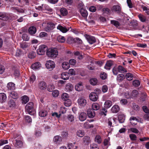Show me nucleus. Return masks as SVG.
Returning a JSON list of instances; mask_svg holds the SVG:
<instances>
[{
	"mask_svg": "<svg viewBox=\"0 0 149 149\" xmlns=\"http://www.w3.org/2000/svg\"><path fill=\"white\" fill-rule=\"evenodd\" d=\"M58 54V51L56 48H51L47 49L46 54L49 57L54 58L56 57Z\"/></svg>",
	"mask_w": 149,
	"mask_h": 149,
	"instance_id": "obj_1",
	"label": "nucleus"
},
{
	"mask_svg": "<svg viewBox=\"0 0 149 149\" xmlns=\"http://www.w3.org/2000/svg\"><path fill=\"white\" fill-rule=\"evenodd\" d=\"M33 106V102H29L26 105L25 107L27 112L31 115H34L36 113Z\"/></svg>",
	"mask_w": 149,
	"mask_h": 149,
	"instance_id": "obj_2",
	"label": "nucleus"
},
{
	"mask_svg": "<svg viewBox=\"0 0 149 149\" xmlns=\"http://www.w3.org/2000/svg\"><path fill=\"white\" fill-rule=\"evenodd\" d=\"M48 49L47 46L45 45H40L37 50V53L39 55H43L47 51Z\"/></svg>",
	"mask_w": 149,
	"mask_h": 149,
	"instance_id": "obj_3",
	"label": "nucleus"
},
{
	"mask_svg": "<svg viewBox=\"0 0 149 149\" xmlns=\"http://www.w3.org/2000/svg\"><path fill=\"white\" fill-rule=\"evenodd\" d=\"M45 65L47 68L49 69V70H52L54 68L55 65L53 61H47Z\"/></svg>",
	"mask_w": 149,
	"mask_h": 149,
	"instance_id": "obj_4",
	"label": "nucleus"
},
{
	"mask_svg": "<svg viewBox=\"0 0 149 149\" xmlns=\"http://www.w3.org/2000/svg\"><path fill=\"white\" fill-rule=\"evenodd\" d=\"M85 36L88 42L91 44H93L96 42V40L94 37L85 34Z\"/></svg>",
	"mask_w": 149,
	"mask_h": 149,
	"instance_id": "obj_5",
	"label": "nucleus"
},
{
	"mask_svg": "<svg viewBox=\"0 0 149 149\" xmlns=\"http://www.w3.org/2000/svg\"><path fill=\"white\" fill-rule=\"evenodd\" d=\"M89 98L91 100L96 101L97 100L98 95L95 92H92L90 94Z\"/></svg>",
	"mask_w": 149,
	"mask_h": 149,
	"instance_id": "obj_6",
	"label": "nucleus"
},
{
	"mask_svg": "<svg viewBox=\"0 0 149 149\" xmlns=\"http://www.w3.org/2000/svg\"><path fill=\"white\" fill-rule=\"evenodd\" d=\"M47 85L46 83L44 81H41L38 84V88L41 90H45L47 88Z\"/></svg>",
	"mask_w": 149,
	"mask_h": 149,
	"instance_id": "obj_7",
	"label": "nucleus"
},
{
	"mask_svg": "<svg viewBox=\"0 0 149 149\" xmlns=\"http://www.w3.org/2000/svg\"><path fill=\"white\" fill-rule=\"evenodd\" d=\"M95 115V111L91 109H88L87 110V115L90 118H93Z\"/></svg>",
	"mask_w": 149,
	"mask_h": 149,
	"instance_id": "obj_8",
	"label": "nucleus"
},
{
	"mask_svg": "<svg viewBox=\"0 0 149 149\" xmlns=\"http://www.w3.org/2000/svg\"><path fill=\"white\" fill-rule=\"evenodd\" d=\"M8 108L9 109H13L15 107V103L14 100L12 99L10 100L7 104Z\"/></svg>",
	"mask_w": 149,
	"mask_h": 149,
	"instance_id": "obj_9",
	"label": "nucleus"
},
{
	"mask_svg": "<svg viewBox=\"0 0 149 149\" xmlns=\"http://www.w3.org/2000/svg\"><path fill=\"white\" fill-rule=\"evenodd\" d=\"M78 102L80 106L82 107L85 106L87 103L86 100L82 97H80L78 99Z\"/></svg>",
	"mask_w": 149,
	"mask_h": 149,
	"instance_id": "obj_10",
	"label": "nucleus"
},
{
	"mask_svg": "<svg viewBox=\"0 0 149 149\" xmlns=\"http://www.w3.org/2000/svg\"><path fill=\"white\" fill-rule=\"evenodd\" d=\"M43 8V11H47L49 12H52L53 11V9L50 7L47 4H42Z\"/></svg>",
	"mask_w": 149,
	"mask_h": 149,
	"instance_id": "obj_11",
	"label": "nucleus"
},
{
	"mask_svg": "<svg viewBox=\"0 0 149 149\" xmlns=\"http://www.w3.org/2000/svg\"><path fill=\"white\" fill-rule=\"evenodd\" d=\"M36 27L33 26L30 27L28 29L29 33L31 35H33L35 34L36 33Z\"/></svg>",
	"mask_w": 149,
	"mask_h": 149,
	"instance_id": "obj_12",
	"label": "nucleus"
},
{
	"mask_svg": "<svg viewBox=\"0 0 149 149\" xmlns=\"http://www.w3.org/2000/svg\"><path fill=\"white\" fill-rule=\"evenodd\" d=\"M57 29L60 30L61 32L63 33H65L67 32L69 30V27L68 28L63 26L60 25H58L57 27Z\"/></svg>",
	"mask_w": 149,
	"mask_h": 149,
	"instance_id": "obj_13",
	"label": "nucleus"
},
{
	"mask_svg": "<svg viewBox=\"0 0 149 149\" xmlns=\"http://www.w3.org/2000/svg\"><path fill=\"white\" fill-rule=\"evenodd\" d=\"M120 110L119 107L117 105H113L111 109V111L113 113H117Z\"/></svg>",
	"mask_w": 149,
	"mask_h": 149,
	"instance_id": "obj_14",
	"label": "nucleus"
},
{
	"mask_svg": "<svg viewBox=\"0 0 149 149\" xmlns=\"http://www.w3.org/2000/svg\"><path fill=\"white\" fill-rule=\"evenodd\" d=\"M86 114L84 112H82L79 114V118L80 120L83 121L86 119Z\"/></svg>",
	"mask_w": 149,
	"mask_h": 149,
	"instance_id": "obj_15",
	"label": "nucleus"
},
{
	"mask_svg": "<svg viewBox=\"0 0 149 149\" xmlns=\"http://www.w3.org/2000/svg\"><path fill=\"white\" fill-rule=\"evenodd\" d=\"M6 96L4 93H0V103H3L6 101Z\"/></svg>",
	"mask_w": 149,
	"mask_h": 149,
	"instance_id": "obj_16",
	"label": "nucleus"
},
{
	"mask_svg": "<svg viewBox=\"0 0 149 149\" xmlns=\"http://www.w3.org/2000/svg\"><path fill=\"white\" fill-rule=\"evenodd\" d=\"M113 64V61H107L104 67V68L107 70H109L110 67Z\"/></svg>",
	"mask_w": 149,
	"mask_h": 149,
	"instance_id": "obj_17",
	"label": "nucleus"
},
{
	"mask_svg": "<svg viewBox=\"0 0 149 149\" xmlns=\"http://www.w3.org/2000/svg\"><path fill=\"white\" fill-rule=\"evenodd\" d=\"M48 114V111L45 109H41L39 112V116L42 117H44L46 116Z\"/></svg>",
	"mask_w": 149,
	"mask_h": 149,
	"instance_id": "obj_18",
	"label": "nucleus"
},
{
	"mask_svg": "<svg viewBox=\"0 0 149 149\" xmlns=\"http://www.w3.org/2000/svg\"><path fill=\"white\" fill-rule=\"evenodd\" d=\"M118 120L120 123H124L125 120V116L123 114H119L118 116Z\"/></svg>",
	"mask_w": 149,
	"mask_h": 149,
	"instance_id": "obj_19",
	"label": "nucleus"
},
{
	"mask_svg": "<svg viewBox=\"0 0 149 149\" xmlns=\"http://www.w3.org/2000/svg\"><path fill=\"white\" fill-rule=\"evenodd\" d=\"M112 10L116 12L117 13H120L121 11V8L120 6L118 5H115L112 7Z\"/></svg>",
	"mask_w": 149,
	"mask_h": 149,
	"instance_id": "obj_20",
	"label": "nucleus"
},
{
	"mask_svg": "<svg viewBox=\"0 0 149 149\" xmlns=\"http://www.w3.org/2000/svg\"><path fill=\"white\" fill-rule=\"evenodd\" d=\"M7 88L8 90H13L15 89V84L12 82H9L8 83L7 86Z\"/></svg>",
	"mask_w": 149,
	"mask_h": 149,
	"instance_id": "obj_21",
	"label": "nucleus"
},
{
	"mask_svg": "<svg viewBox=\"0 0 149 149\" xmlns=\"http://www.w3.org/2000/svg\"><path fill=\"white\" fill-rule=\"evenodd\" d=\"M41 67L40 63L39 62L35 63L32 64L31 66V68L34 70L37 69Z\"/></svg>",
	"mask_w": 149,
	"mask_h": 149,
	"instance_id": "obj_22",
	"label": "nucleus"
},
{
	"mask_svg": "<svg viewBox=\"0 0 149 149\" xmlns=\"http://www.w3.org/2000/svg\"><path fill=\"white\" fill-rule=\"evenodd\" d=\"M80 12L82 17H86L87 16L88 14L87 10L84 8L81 9L79 10Z\"/></svg>",
	"mask_w": 149,
	"mask_h": 149,
	"instance_id": "obj_23",
	"label": "nucleus"
},
{
	"mask_svg": "<svg viewBox=\"0 0 149 149\" xmlns=\"http://www.w3.org/2000/svg\"><path fill=\"white\" fill-rule=\"evenodd\" d=\"M75 88L76 91H80L83 90V86L81 83H79L75 85Z\"/></svg>",
	"mask_w": 149,
	"mask_h": 149,
	"instance_id": "obj_24",
	"label": "nucleus"
},
{
	"mask_svg": "<svg viewBox=\"0 0 149 149\" xmlns=\"http://www.w3.org/2000/svg\"><path fill=\"white\" fill-rule=\"evenodd\" d=\"M69 76L68 73L67 72H64L61 74V78L63 80H67L69 79Z\"/></svg>",
	"mask_w": 149,
	"mask_h": 149,
	"instance_id": "obj_25",
	"label": "nucleus"
},
{
	"mask_svg": "<svg viewBox=\"0 0 149 149\" xmlns=\"http://www.w3.org/2000/svg\"><path fill=\"white\" fill-rule=\"evenodd\" d=\"M124 75L122 74H118L116 78L117 81L118 82H121L125 79Z\"/></svg>",
	"mask_w": 149,
	"mask_h": 149,
	"instance_id": "obj_26",
	"label": "nucleus"
},
{
	"mask_svg": "<svg viewBox=\"0 0 149 149\" xmlns=\"http://www.w3.org/2000/svg\"><path fill=\"white\" fill-rule=\"evenodd\" d=\"M73 88V85L70 83L67 84L65 86V89L67 91H72Z\"/></svg>",
	"mask_w": 149,
	"mask_h": 149,
	"instance_id": "obj_27",
	"label": "nucleus"
},
{
	"mask_svg": "<svg viewBox=\"0 0 149 149\" xmlns=\"http://www.w3.org/2000/svg\"><path fill=\"white\" fill-rule=\"evenodd\" d=\"M60 12L61 15L63 16H66L68 13V11L67 9L64 8H61Z\"/></svg>",
	"mask_w": 149,
	"mask_h": 149,
	"instance_id": "obj_28",
	"label": "nucleus"
},
{
	"mask_svg": "<svg viewBox=\"0 0 149 149\" xmlns=\"http://www.w3.org/2000/svg\"><path fill=\"white\" fill-rule=\"evenodd\" d=\"M104 107L107 109L109 108L112 105V102L109 100H107L104 104Z\"/></svg>",
	"mask_w": 149,
	"mask_h": 149,
	"instance_id": "obj_29",
	"label": "nucleus"
},
{
	"mask_svg": "<svg viewBox=\"0 0 149 149\" xmlns=\"http://www.w3.org/2000/svg\"><path fill=\"white\" fill-rule=\"evenodd\" d=\"M92 109L94 110H97L100 109V106L99 104L96 103L93 104L92 106Z\"/></svg>",
	"mask_w": 149,
	"mask_h": 149,
	"instance_id": "obj_30",
	"label": "nucleus"
},
{
	"mask_svg": "<svg viewBox=\"0 0 149 149\" xmlns=\"http://www.w3.org/2000/svg\"><path fill=\"white\" fill-rule=\"evenodd\" d=\"M10 96L14 99H17L18 97V95L17 93L15 91H12L10 93Z\"/></svg>",
	"mask_w": 149,
	"mask_h": 149,
	"instance_id": "obj_31",
	"label": "nucleus"
},
{
	"mask_svg": "<svg viewBox=\"0 0 149 149\" xmlns=\"http://www.w3.org/2000/svg\"><path fill=\"white\" fill-rule=\"evenodd\" d=\"M69 65V63L66 62H63L62 64V67L65 70L68 69L70 67Z\"/></svg>",
	"mask_w": 149,
	"mask_h": 149,
	"instance_id": "obj_32",
	"label": "nucleus"
},
{
	"mask_svg": "<svg viewBox=\"0 0 149 149\" xmlns=\"http://www.w3.org/2000/svg\"><path fill=\"white\" fill-rule=\"evenodd\" d=\"M15 146L17 148H20L22 146L23 142L21 140H15Z\"/></svg>",
	"mask_w": 149,
	"mask_h": 149,
	"instance_id": "obj_33",
	"label": "nucleus"
},
{
	"mask_svg": "<svg viewBox=\"0 0 149 149\" xmlns=\"http://www.w3.org/2000/svg\"><path fill=\"white\" fill-rule=\"evenodd\" d=\"M8 19V17L5 14L0 13V19L3 20H7Z\"/></svg>",
	"mask_w": 149,
	"mask_h": 149,
	"instance_id": "obj_34",
	"label": "nucleus"
},
{
	"mask_svg": "<svg viewBox=\"0 0 149 149\" xmlns=\"http://www.w3.org/2000/svg\"><path fill=\"white\" fill-rule=\"evenodd\" d=\"M125 77L128 80L131 81L133 79V75L130 73H127L125 75Z\"/></svg>",
	"mask_w": 149,
	"mask_h": 149,
	"instance_id": "obj_35",
	"label": "nucleus"
},
{
	"mask_svg": "<svg viewBox=\"0 0 149 149\" xmlns=\"http://www.w3.org/2000/svg\"><path fill=\"white\" fill-rule=\"evenodd\" d=\"M118 72L120 73H124L127 72L126 70L122 66L119 65L118 67Z\"/></svg>",
	"mask_w": 149,
	"mask_h": 149,
	"instance_id": "obj_36",
	"label": "nucleus"
},
{
	"mask_svg": "<svg viewBox=\"0 0 149 149\" xmlns=\"http://www.w3.org/2000/svg\"><path fill=\"white\" fill-rule=\"evenodd\" d=\"M13 138L16 140H21L22 137L19 134L15 133L13 135Z\"/></svg>",
	"mask_w": 149,
	"mask_h": 149,
	"instance_id": "obj_37",
	"label": "nucleus"
},
{
	"mask_svg": "<svg viewBox=\"0 0 149 149\" xmlns=\"http://www.w3.org/2000/svg\"><path fill=\"white\" fill-rule=\"evenodd\" d=\"M74 38L70 36L68 38L67 40V42L68 44H73L74 43Z\"/></svg>",
	"mask_w": 149,
	"mask_h": 149,
	"instance_id": "obj_38",
	"label": "nucleus"
},
{
	"mask_svg": "<svg viewBox=\"0 0 149 149\" xmlns=\"http://www.w3.org/2000/svg\"><path fill=\"white\" fill-rule=\"evenodd\" d=\"M74 43H75L77 45H81L83 43L82 40L79 38H74Z\"/></svg>",
	"mask_w": 149,
	"mask_h": 149,
	"instance_id": "obj_39",
	"label": "nucleus"
},
{
	"mask_svg": "<svg viewBox=\"0 0 149 149\" xmlns=\"http://www.w3.org/2000/svg\"><path fill=\"white\" fill-rule=\"evenodd\" d=\"M22 103L24 104H26L29 101V97L26 95H24L22 97Z\"/></svg>",
	"mask_w": 149,
	"mask_h": 149,
	"instance_id": "obj_40",
	"label": "nucleus"
},
{
	"mask_svg": "<svg viewBox=\"0 0 149 149\" xmlns=\"http://www.w3.org/2000/svg\"><path fill=\"white\" fill-rule=\"evenodd\" d=\"M90 82L91 84L94 86L97 84V80L95 78H93L90 79Z\"/></svg>",
	"mask_w": 149,
	"mask_h": 149,
	"instance_id": "obj_41",
	"label": "nucleus"
},
{
	"mask_svg": "<svg viewBox=\"0 0 149 149\" xmlns=\"http://www.w3.org/2000/svg\"><path fill=\"white\" fill-rule=\"evenodd\" d=\"M61 97L62 99L65 101H67V100L69 99L68 95L66 93H64L62 94L61 95Z\"/></svg>",
	"mask_w": 149,
	"mask_h": 149,
	"instance_id": "obj_42",
	"label": "nucleus"
},
{
	"mask_svg": "<svg viewBox=\"0 0 149 149\" xmlns=\"http://www.w3.org/2000/svg\"><path fill=\"white\" fill-rule=\"evenodd\" d=\"M111 23L117 27H119L120 26V23L116 20H111Z\"/></svg>",
	"mask_w": 149,
	"mask_h": 149,
	"instance_id": "obj_43",
	"label": "nucleus"
},
{
	"mask_svg": "<svg viewBox=\"0 0 149 149\" xmlns=\"http://www.w3.org/2000/svg\"><path fill=\"white\" fill-rule=\"evenodd\" d=\"M141 8L143 9V11H145V13H146L148 15H149V8H148L146 6L143 5L141 6Z\"/></svg>",
	"mask_w": 149,
	"mask_h": 149,
	"instance_id": "obj_44",
	"label": "nucleus"
},
{
	"mask_svg": "<svg viewBox=\"0 0 149 149\" xmlns=\"http://www.w3.org/2000/svg\"><path fill=\"white\" fill-rule=\"evenodd\" d=\"M132 84L135 87H138L140 86V83L139 80L136 79L133 81Z\"/></svg>",
	"mask_w": 149,
	"mask_h": 149,
	"instance_id": "obj_45",
	"label": "nucleus"
},
{
	"mask_svg": "<svg viewBox=\"0 0 149 149\" xmlns=\"http://www.w3.org/2000/svg\"><path fill=\"white\" fill-rule=\"evenodd\" d=\"M138 17L140 20L142 22H145L146 21V18L145 16L141 14H139Z\"/></svg>",
	"mask_w": 149,
	"mask_h": 149,
	"instance_id": "obj_46",
	"label": "nucleus"
},
{
	"mask_svg": "<svg viewBox=\"0 0 149 149\" xmlns=\"http://www.w3.org/2000/svg\"><path fill=\"white\" fill-rule=\"evenodd\" d=\"M57 39L58 41L60 42L63 43L65 41V37L61 36H58Z\"/></svg>",
	"mask_w": 149,
	"mask_h": 149,
	"instance_id": "obj_47",
	"label": "nucleus"
},
{
	"mask_svg": "<svg viewBox=\"0 0 149 149\" xmlns=\"http://www.w3.org/2000/svg\"><path fill=\"white\" fill-rule=\"evenodd\" d=\"M54 88L55 86L54 84H51L48 86L47 90L49 92H52L53 91Z\"/></svg>",
	"mask_w": 149,
	"mask_h": 149,
	"instance_id": "obj_48",
	"label": "nucleus"
},
{
	"mask_svg": "<svg viewBox=\"0 0 149 149\" xmlns=\"http://www.w3.org/2000/svg\"><path fill=\"white\" fill-rule=\"evenodd\" d=\"M36 53L34 52H30L28 55V56L30 58H33L35 57Z\"/></svg>",
	"mask_w": 149,
	"mask_h": 149,
	"instance_id": "obj_49",
	"label": "nucleus"
},
{
	"mask_svg": "<svg viewBox=\"0 0 149 149\" xmlns=\"http://www.w3.org/2000/svg\"><path fill=\"white\" fill-rule=\"evenodd\" d=\"M25 121L28 123H31L32 121V119L31 117L29 116H25Z\"/></svg>",
	"mask_w": 149,
	"mask_h": 149,
	"instance_id": "obj_50",
	"label": "nucleus"
},
{
	"mask_svg": "<svg viewBox=\"0 0 149 149\" xmlns=\"http://www.w3.org/2000/svg\"><path fill=\"white\" fill-rule=\"evenodd\" d=\"M52 93V95L54 97H57L59 95V92L57 90H54L53 91Z\"/></svg>",
	"mask_w": 149,
	"mask_h": 149,
	"instance_id": "obj_51",
	"label": "nucleus"
},
{
	"mask_svg": "<svg viewBox=\"0 0 149 149\" xmlns=\"http://www.w3.org/2000/svg\"><path fill=\"white\" fill-rule=\"evenodd\" d=\"M77 134L79 137H82L84 135V132L83 131L79 130L77 132Z\"/></svg>",
	"mask_w": 149,
	"mask_h": 149,
	"instance_id": "obj_52",
	"label": "nucleus"
},
{
	"mask_svg": "<svg viewBox=\"0 0 149 149\" xmlns=\"http://www.w3.org/2000/svg\"><path fill=\"white\" fill-rule=\"evenodd\" d=\"M68 132L67 131H63L61 133V136L63 139H66L68 136Z\"/></svg>",
	"mask_w": 149,
	"mask_h": 149,
	"instance_id": "obj_53",
	"label": "nucleus"
},
{
	"mask_svg": "<svg viewBox=\"0 0 149 149\" xmlns=\"http://www.w3.org/2000/svg\"><path fill=\"white\" fill-rule=\"evenodd\" d=\"M68 119L70 122H72L74 120V118L73 115L72 114H69L68 116Z\"/></svg>",
	"mask_w": 149,
	"mask_h": 149,
	"instance_id": "obj_54",
	"label": "nucleus"
},
{
	"mask_svg": "<svg viewBox=\"0 0 149 149\" xmlns=\"http://www.w3.org/2000/svg\"><path fill=\"white\" fill-rule=\"evenodd\" d=\"M84 127L86 128H92L93 127V125L92 124H89L88 122L85 123L84 125Z\"/></svg>",
	"mask_w": 149,
	"mask_h": 149,
	"instance_id": "obj_55",
	"label": "nucleus"
},
{
	"mask_svg": "<svg viewBox=\"0 0 149 149\" xmlns=\"http://www.w3.org/2000/svg\"><path fill=\"white\" fill-rule=\"evenodd\" d=\"M52 116L54 118H60L61 116V113L58 114L57 112H54L52 113Z\"/></svg>",
	"mask_w": 149,
	"mask_h": 149,
	"instance_id": "obj_56",
	"label": "nucleus"
},
{
	"mask_svg": "<svg viewBox=\"0 0 149 149\" xmlns=\"http://www.w3.org/2000/svg\"><path fill=\"white\" fill-rule=\"evenodd\" d=\"M100 76L102 79L104 80L107 78V75L106 73L103 72L101 73Z\"/></svg>",
	"mask_w": 149,
	"mask_h": 149,
	"instance_id": "obj_57",
	"label": "nucleus"
},
{
	"mask_svg": "<svg viewBox=\"0 0 149 149\" xmlns=\"http://www.w3.org/2000/svg\"><path fill=\"white\" fill-rule=\"evenodd\" d=\"M78 8L79 10H81V9H83L84 8V4L82 2L80 1L79 2L78 5Z\"/></svg>",
	"mask_w": 149,
	"mask_h": 149,
	"instance_id": "obj_58",
	"label": "nucleus"
},
{
	"mask_svg": "<svg viewBox=\"0 0 149 149\" xmlns=\"http://www.w3.org/2000/svg\"><path fill=\"white\" fill-rule=\"evenodd\" d=\"M36 77L34 75H32L30 77L29 81L31 83H33L35 80Z\"/></svg>",
	"mask_w": 149,
	"mask_h": 149,
	"instance_id": "obj_59",
	"label": "nucleus"
},
{
	"mask_svg": "<svg viewBox=\"0 0 149 149\" xmlns=\"http://www.w3.org/2000/svg\"><path fill=\"white\" fill-rule=\"evenodd\" d=\"M109 140H104L103 142L104 146L106 148H107L108 147L109 145H110V142L109 141Z\"/></svg>",
	"mask_w": 149,
	"mask_h": 149,
	"instance_id": "obj_60",
	"label": "nucleus"
},
{
	"mask_svg": "<svg viewBox=\"0 0 149 149\" xmlns=\"http://www.w3.org/2000/svg\"><path fill=\"white\" fill-rule=\"evenodd\" d=\"M136 45L138 47L142 48H146L147 47V45L145 43H138L136 44Z\"/></svg>",
	"mask_w": 149,
	"mask_h": 149,
	"instance_id": "obj_61",
	"label": "nucleus"
},
{
	"mask_svg": "<svg viewBox=\"0 0 149 149\" xmlns=\"http://www.w3.org/2000/svg\"><path fill=\"white\" fill-rule=\"evenodd\" d=\"M22 38L24 40L26 41H28L29 39V37L26 34H23L22 35Z\"/></svg>",
	"mask_w": 149,
	"mask_h": 149,
	"instance_id": "obj_62",
	"label": "nucleus"
},
{
	"mask_svg": "<svg viewBox=\"0 0 149 149\" xmlns=\"http://www.w3.org/2000/svg\"><path fill=\"white\" fill-rule=\"evenodd\" d=\"M71 101L69 99L67 100V101H65L64 102L65 105L66 107H69L71 105Z\"/></svg>",
	"mask_w": 149,
	"mask_h": 149,
	"instance_id": "obj_63",
	"label": "nucleus"
},
{
	"mask_svg": "<svg viewBox=\"0 0 149 149\" xmlns=\"http://www.w3.org/2000/svg\"><path fill=\"white\" fill-rule=\"evenodd\" d=\"M108 90L107 86L106 85H104L102 87V91L103 93H105Z\"/></svg>",
	"mask_w": 149,
	"mask_h": 149,
	"instance_id": "obj_64",
	"label": "nucleus"
}]
</instances>
